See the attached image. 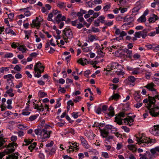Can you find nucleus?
Returning <instances> with one entry per match:
<instances>
[{
	"mask_svg": "<svg viewBox=\"0 0 159 159\" xmlns=\"http://www.w3.org/2000/svg\"><path fill=\"white\" fill-rule=\"evenodd\" d=\"M124 53H126L127 54L125 55L126 57L131 58L132 51L129 50L127 48H125L123 50Z\"/></svg>",
	"mask_w": 159,
	"mask_h": 159,
	"instance_id": "14",
	"label": "nucleus"
},
{
	"mask_svg": "<svg viewBox=\"0 0 159 159\" xmlns=\"http://www.w3.org/2000/svg\"><path fill=\"white\" fill-rule=\"evenodd\" d=\"M126 35V33L124 31H122L121 32H120V39H121L122 38L123 36H124Z\"/></svg>",
	"mask_w": 159,
	"mask_h": 159,
	"instance_id": "43",
	"label": "nucleus"
},
{
	"mask_svg": "<svg viewBox=\"0 0 159 159\" xmlns=\"http://www.w3.org/2000/svg\"><path fill=\"white\" fill-rule=\"evenodd\" d=\"M103 138H105L106 139V140L109 141L110 139H112L113 138V136H104Z\"/></svg>",
	"mask_w": 159,
	"mask_h": 159,
	"instance_id": "47",
	"label": "nucleus"
},
{
	"mask_svg": "<svg viewBox=\"0 0 159 159\" xmlns=\"http://www.w3.org/2000/svg\"><path fill=\"white\" fill-rule=\"evenodd\" d=\"M146 20V17L142 15L137 20L139 22H141L142 23H143L145 22Z\"/></svg>",
	"mask_w": 159,
	"mask_h": 159,
	"instance_id": "26",
	"label": "nucleus"
},
{
	"mask_svg": "<svg viewBox=\"0 0 159 159\" xmlns=\"http://www.w3.org/2000/svg\"><path fill=\"white\" fill-rule=\"evenodd\" d=\"M100 21H98L97 20H95L94 22V25L96 27L98 26H99V23Z\"/></svg>",
	"mask_w": 159,
	"mask_h": 159,
	"instance_id": "53",
	"label": "nucleus"
},
{
	"mask_svg": "<svg viewBox=\"0 0 159 159\" xmlns=\"http://www.w3.org/2000/svg\"><path fill=\"white\" fill-rule=\"evenodd\" d=\"M47 94L43 92H40L39 93V95L40 98H43Z\"/></svg>",
	"mask_w": 159,
	"mask_h": 159,
	"instance_id": "38",
	"label": "nucleus"
},
{
	"mask_svg": "<svg viewBox=\"0 0 159 159\" xmlns=\"http://www.w3.org/2000/svg\"><path fill=\"white\" fill-rule=\"evenodd\" d=\"M42 64L40 62L36 63L34 66V70L35 72H39V73H41L44 71V67L41 66Z\"/></svg>",
	"mask_w": 159,
	"mask_h": 159,
	"instance_id": "6",
	"label": "nucleus"
},
{
	"mask_svg": "<svg viewBox=\"0 0 159 159\" xmlns=\"http://www.w3.org/2000/svg\"><path fill=\"white\" fill-rule=\"evenodd\" d=\"M113 24V21H110L108 22H106L105 23V25H106L109 26H111Z\"/></svg>",
	"mask_w": 159,
	"mask_h": 159,
	"instance_id": "59",
	"label": "nucleus"
},
{
	"mask_svg": "<svg viewBox=\"0 0 159 159\" xmlns=\"http://www.w3.org/2000/svg\"><path fill=\"white\" fill-rule=\"evenodd\" d=\"M90 73V71L89 70H87L84 72V75L85 77H88Z\"/></svg>",
	"mask_w": 159,
	"mask_h": 159,
	"instance_id": "63",
	"label": "nucleus"
},
{
	"mask_svg": "<svg viewBox=\"0 0 159 159\" xmlns=\"http://www.w3.org/2000/svg\"><path fill=\"white\" fill-rule=\"evenodd\" d=\"M17 139V137L16 136H12L11 137V140L13 142L9 143L7 146V148L5 150V152L7 154H9L13 152L15 150V148L17 146V144L15 143V141Z\"/></svg>",
	"mask_w": 159,
	"mask_h": 159,
	"instance_id": "2",
	"label": "nucleus"
},
{
	"mask_svg": "<svg viewBox=\"0 0 159 159\" xmlns=\"http://www.w3.org/2000/svg\"><path fill=\"white\" fill-rule=\"evenodd\" d=\"M83 51L84 52H88L90 51V49L88 47L84 48L83 46L82 47Z\"/></svg>",
	"mask_w": 159,
	"mask_h": 159,
	"instance_id": "45",
	"label": "nucleus"
},
{
	"mask_svg": "<svg viewBox=\"0 0 159 159\" xmlns=\"http://www.w3.org/2000/svg\"><path fill=\"white\" fill-rule=\"evenodd\" d=\"M92 31H93L94 32H99V30L98 28L93 27L92 28Z\"/></svg>",
	"mask_w": 159,
	"mask_h": 159,
	"instance_id": "57",
	"label": "nucleus"
},
{
	"mask_svg": "<svg viewBox=\"0 0 159 159\" xmlns=\"http://www.w3.org/2000/svg\"><path fill=\"white\" fill-rule=\"evenodd\" d=\"M123 146L122 143H118L117 144L116 149L117 150L120 149Z\"/></svg>",
	"mask_w": 159,
	"mask_h": 159,
	"instance_id": "50",
	"label": "nucleus"
},
{
	"mask_svg": "<svg viewBox=\"0 0 159 159\" xmlns=\"http://www.w3.org/2000/svg\"><path fill=\"white\" fill-rule=\"evenodd\" d=\"M102 156L106 158H107L109 157L108 154V153L107 152H103L102 154Z\"/></svg>",
	"mask_w": 159,
	"mask_h": 159,
	"instance_id": "62",
	"label": "nucleus"
},
{
	"mask_svg": "<svg viewBox=\"0 0 159 159\" xmlns=\"http://www.w3.org/2000/svg\"><path fill=\"white\" fill-rule=\"evenodd\" d=\"M40 21L38 20V18L37 17L35 20H33L32 23L31 24L32 27H36L37 29H38L40 26Z\"/></svg>",
	"mask_w": 159,
	"mask_h": 159,
	"instance_id": "10",
	"label": "nucleus"
},
{
	"mask_svg": "<svg viewBox=\"0 0 159 159\" xmlns=\"http://www.w3.org/2000/svg\"><path fill=\"white\" fill-rule=\"evenodd\" d=\"M58 12V11L57 10L53 11L52 12L50 13L48 15L47 20L48 21H52L54 23H55V21L54 20H53L52 17L54 16H56Z\"/></svg>",
	"mask_w": 159,
	"mask_h": 159,
	"instance_id": "9",
	"label": "nucleus"
},
{
	"mask_svg": "<svg viewBox=\"0 0 159 159\" xmlns=\"http://www.w3.org/2000/svg\"><path fill=\"white\" fill-rule=\"evenodd\" d=\"M91 134V132L88 131H86L84 133L85 135L88 137H89L90 136V134Z\"/></svg>",
	"mask_w": 159,
	"mask_h": 159,
	"instance_id": "55",
	"label": "nucleus"
},
{
	"mask_svg": "<svg viewBox=\"0 0 159 159\" xmlns=\"http://www.w3.org/2000/svg\"><path fill=\"white\" fill-rule=\"evenodd\" d=\"M33 140V139H32L31 141H30V140H28L27 139H25L24 140V141L25 142L26 144L25 145H28L30 144L31 142H32Z\"/></svg>",
	"mask_w": 159,
	"mask_h": 159,
	"instance_id": "48",
	"label": "nucleus"
},
{
	"mask_svg": "<svg viewBox=\"0 0 159 159\" xmlns=\"http://www.w3.org/2000/svg\"><path fill=\"white\" fill-rule=\"evenodd\" d=\"M22 76L20 73L16 74L15 76V78L17 79H20L22 78Z\"/></svg>",
	"mask_w": 159,
	"mask_h": 159,
	"instance_id": "52",
	"label": "nucleus"
},
{
	"mask_svg": "<svg viewBox=\"0 0 159 159\" xmlns=\"http://www.w3.org/2000/svg\"><path fill=\"white\" fill-rule=\"evenodd\" d=\"M9 70L8 67H2L0 68V72L2 73L4 71H8Z\"/></svg>",
	"mask_w": 159,
	"mask_h": 159,
	"instance_id": "39",
	"label": "nucleus"
},
{
	"mask_svg": "<svg viewBox=\"0 0 159 159\" xmlns=\"http://www.w3.org/2000/svg\"><path fill=\"white\" fill-rule=\"evenodd\" d=\"M97 36L96 35H90L89 37V40L90 42L93 41L94 39H96Z\"/></svg>",
	"mask_w": 159,
	"mask_h": 159,
	"instance_id": "33",
	"label": "nucleus"
},
{
	"mask_svg": "<svg viewBox=\"0 0 159 159\" xmlns=\"http://www.w3.org/2000/svg\"><path fill=\"white\" fill-rule=\"evenodd\" d=\"M57 6L60 8H64L66 7V6L64 2H60L58 4Z\"/></svg>",
	"mask_w": 159,
	"mask_h": 159,
	"instance_id": "31",
	"label": "nucleus"
},
{
	"mask_svg": "<svg viewBox=\"0 0 159 159\" xmlns=\"http://www.w3.org/2000/svg\"><path fill=\"white\" fill-rule=\"evenodd\" d=\"M17 48L19 50L22 52V53H24L25 52V51L27 50V49L25 48V47L23 45H20L19 47L18 48Z\"/></svg>",
	"mask_w": 159,
	"mask_h": 159,
	"instance_id": "21",
	"label": "nucleus"
},
{
	"mask_svg": "<svg viewBox=\"0 0 159 159\" xmlns=\"http://www.w3.org/2000/svg\"><path fill=\"white\" fill-rule=\"evenodd\" d=\"M120 95L117 93H114V94L109 98V100L115 99L116 100L119 98Z\"/></svg>",
	"mask_w": 159,
	"mask_h": 159,
	"instance_id": "24",
	"label": "nucleus"
},
{
	"mask_svg": "<svg viewBox=\"0 0 159 159\" xmlns=\"http://www.w3.org/2000/svg\"><path fill=\"white\" fill-rule=\"evenodd\" d=\"M87 60V59H85L84 60H83V59L81 58L80 59L77 61V62L81 64V65L83 66H84L85 64L86 61Z\"/></svg>",
	"mask_w": 159,
	"mask_h": 159,
	"instance_id": "25",
	"label": "nucleus"
},
{
	"mask_svg": "<svg viewBox=\"0 0 159 159\" xmlns=\"http://www.w3.org/2000/svg\"><path fill=\"white\" fill-rule=\"evenodd\" d=\"M122 128L126 132H128L129 131V128L127 127L126 126H122Z\"/></svg>",
	"mask_w": 159,
	"mask_h": 159,
	"instance_id": "58",
	"label": "nucleus"
},
{
	"mask_svg": "<svg viewBox=\"0 0 159 159\" xmlns=\"http://www.w3.org/2000/svg\"><path fill=\"white\" fill-rule=\"evenodd\" d=\"M114 109L112 107L110 106L109 107L108 111L109 112L108 113V115L109 116H113L115 114Z\"/></svg>",
	"mask_w": 159,
	"mask_h": 159,
	"instance_id": "17",
	"label": "nucleus"
},
{
	"mask_svg": "<svg viewBox=\"0 0 159 159\" xmlns=\"http://www.w3.org/2000/svg\"><path fill=\"white\" fill-rule=\"evenodd\" d=\"M139 9V7H135L133 9L132 12L134 13L138 12Z\"/></svg>",
	"mask_w": 159,
	"mask_h": 159,
	"instance_id": "56",
	"label": "nucleus"
},
{
	"mask_svg": "<svg viewBox=\"0 0 159 159\" xmlns=\"http://www.w3.org/2000/svg\"><path fill=\"white\" fill-rule=\"evenodd\" d=\"M3 78L4 79H6L8 82H9L10 81H11V80H12V79H14V76L11 74L4 75L3 76Z\"/></svg>",
	"mask_w": 159,
	"mask_h": 159,
	"instance_id": "15",
	"label": "nucleus"
},
{
	"mask_svg": "<svg viewBox=\"0 0 159 159\" xmlns=\"http://www.w3.org/2000/svg\"><path fill=\"white\" fill-rule=\"evenodd\" d=\"M58 91H60L62 93H65L66 92V90L64 88H61V87H59Z\"/></svg>",
	"mask_w": 159,
	"mask_h": 159,
	"instance_id": "46",
	"label": "nucleus"
},
{
	"mask_svg": "<svg viewBox=\"0 0 159 159\" xmlns=\"http://www.w3.org/2000/svg\"><path fill=\"white\" fill-rule=\"evenodd\" d=\"M13 56V54L11 53H8L5 55V57L9 58L12 57Z\"/></svg>",
	"mask_w": 159,
	"mask_h": 159,
	"instance_id": "41",
	"label": "nucleus"
},
{
	"mask_svg": "<svg viewBox=\"0 0 159 159\" xmlns=\"http://www.w3.org/2000/svg\"><path fill=\"white\" fill-rule=\"evenodd\" d=\"M124 120H125V123H127V125H129V126L132 124H130L129 123H132L134 121L133 119L131 118H126L124 119Z\"/></svg>",
	"mask_w": 159,
	"mask_h": 159,
	"instance_id": "18",
	"label": "nucleus"
},
{
	"mask_svg": "<svg viewBox=\"0 0 159 159\" xmlns=\"http://www.w3.org/2000/svg\"><path fill=\"white\" fill-rule=\"evenodd\" d=\"M125 113L123 112H121L119 113L115 117L114 121L120 125H122V120L123 119H122L121 117L125 116Z\"/></svg>",
	"mask_w": 159,
	"mask_h": 159,
	"instance_id": "5",
	"label": "nucleus"
},
{
	"mask_svg": "<svg viewBox=\"0 0 159 159\" xmlns=\"http://www.w3.org/2000/svg\"><path fill=\"white\" fill-rule=\"evenodd\" d=\"M95 45L96 46V48L98 50L100 48H101V49H103L104 48L103 47L102 45H99L98 43H95Z\"/></svg>",
	"mask_w": 159,
	"mask_h": 159,
	"instance_id": "40",
	"label": "nucleus"
},
{
	"mask_svg": "<svg viewBox=\"0 0 159 159\" xmlns=\"http://www.w3.org/2000/svg\"><path fill=\"white\" fill-rule=\"evenodd\" d=\"M78 114V112L76 113L74 112L72 113L71 115L74 118L76 119L79 116Z\"/></svg>",
	"mask_w": 159,
	"mask_h": 159,
	"instance_id": "44",
	"label": "nucleus"
},
{
	"mask_svg": "<svg viewBox=\"0 0 159 159\" xmlns=\"http://www.w3.org/2000/svg\"><path fill=\"white\" fill-rule=\"evenodd\" d=\"M159 19L158 16L156 15H153L152 17H150L149 19V23H153L154 22L157 20Z\"/></svg>",
	"mask_w": 159,
	"mask_h": 159,
	"instance_id": "16",
	"label": "nucleus"
},
{
	"mask_svg": "<svg viewBox=\"0 0 159 159\" xmlns=\"http://www.w3.org/2000/svg\"><path fill=\"white\" fill-rule=\"evenodd\" d=\"M101 135L103 138L104 136H107L108 135V134H109V132L105 130H101Z\"/></svg>",
	"mask_w": 159,
	"mask_h": 159,
	"instance_id": "28",
	"label": "nucleus"
},
{
	"mask_svg": "<svg viewBox=\"0 0 159 159\" xmlns=\"http://www.w3.org/2000/svg\"><path fill=\"white\" fill-rule=\"evenodd\" d=\"M134 99L138 102H139L141 100L140 95L137 93L134 94Z\"/></svg>",
	"mask_w": 159,
	"mask_h": 159,
	"instance_id": "20",
	"label": "nucleus"
},
{
	"mask_svg": "<svg viewBox=\"0 0 159 159\" xmlns=\"http://www.w3.org/2000/svg\"><path fill=\"white\" fill-rule=\"evenodd\" d=\"M14 70H16L17 71H19L21 70V68L18 65H16L14 68Z\"/></svg>",
	"mask_w": 159,
	"mask_h": 159,
	"instance_id": "49",
	"label": "nucleus"
},
{
	"mask_svg": "<svg viewBox=\"0 0 159 159\" xmlns=\"http://www.w3.org/2000/svg\"><path fill=\"white\" fill-rule=\"evenodd\" d=\"M142 104L143 103H142L138 102L134 105V107L137 108H139L140 107H141L142 105Z\"/></svg>",
	"mask_w": 159,
	"mask_h": 159,
	"instance_id": "51",
	"label": "nucleus"
},
{
	"mask_svg": "<svg viewBox=\"0 0 159 159\" xmlns=\"http://www.w3.org/2000/svg\"><path fill=\"white\" fill-rule=\"evenodd\" d=\"M128 80L132 83H134L136 80V78L133 76H129L128 78Z\"/></svg>",
	"mask_w": 159,
	"mask_h": 159,
	"instance_id": "30",
	"label": "nucleus"
},
{
	"mask_svg": "<svg viewBox=\"0 0 159 159\" xmlns=\"http://www.w3.org/2000/svg\"><path fill=\"white\" fill-rule=\"evenodd\" d=\"M80 139L82 145L85 148L88 149L89 148V145L88 144L87 141L85 140L84 138L82 136H80Z\"/></svg>",
	"mask_w": 159,
	"mask_h": 159,
	"instance_id": "13",
	"label": "nucleus"
},
{
	"mask_svg": "<svg viewBox=\"0 0 159 159\" xmlns=\"http://www.w3.org/2000/svg\"><path fill=\"white\" fill-rule=\"evenodd\" d=\"M136 140L139 144H141L143 146L144 145L147 146L148 144H151L152 142V139L144 136H137L136 137Z\"/></svg>",
	"mask_w": 159,
	"mask_h": 159,
	"instance_id": "3",
	"label": "nucleus"
},
{
	"mask_svg": "<svg viewBox=\"0 0 159 159\" xmlns=\"http://www.w3.org/2000/svg\"><path fill=\"white\" fill-rule=\"evenodd\" d=\"M93 2L96 4H99L102 3V0H94Z\"/></svg>",
	"mask_w": 159,
	"mask_h": 159,
	"instance_id": "54",
	"label": "nucleus"
},
{
	"mask_svg": "<svg viewBox=\"0 0 159 159\" xmlns=\"http://www.w3.org/2000/svg\"><path fill=\"white\" fill-rule=\"evenodd\" d=\"M82 99V97L80 96H78L75 97V99L73 100V101L75 103H77Z\"/></svg>",
	"mask_w": 159,
	"mask_h": 159,
	"instance_id": "37",
	"label": "nucleus"
},
{
	"mask_svg": "<svg viewBox=\"0 0 159 159\" xmlns=\"http://www.w3.org/2000/svg\"><path fill=\"white\" fill-rule=\"evenodd\" d=\"M156 85L153 83L152 82L148 84L146 86L144 87L146 88L149 90L151 91H155L157 93H158L157 92V89H156Z\"/></svg>",
	"mask_w": 159,
	"mask_h": 159,
	"instance_id": "7",
	"label": "nucleus"
},
{
	"mask_svg": "<svg viewBox=\"0 0 159 159\" xmlns=\"http://www.w3.org/2000/svg\"><path fill=\"white\" fill-rule=\"evenodd\" d=\"M149 103L147 106V108L149 110V112L152 117H159V103L157 106L154 105L152 108L151 107L152 104H154L156 102V99L159 100V94L156 95L153 97L149 96Z\"/></svg>",
	"mask_w": 159,
	"mask_h": 159,
	"instance_id": "1",
	"label": "nucleus"
},
{
	"mask_svg": "<svg viewBox=\"0 0 159 159\" xmlns=\"http://www.w3.org/2000/svg\"><path fill=\"white\" fill-rule=\"evenodd\" d=\"M14 15L13 14L10 13L8 15V18L10 20H12L13 19Z\"/></svg>",
	"mask_w": 159,
	"mask_h": 159,
	"instance_id": "61",
	"label": "nucleus"
},
{
	"mask_svg": "<svg viewBox=\"0 0 159 159\" xmlns=\"http://www.w3.org/2000/svg\"><path fill=\"white\" fill-rule=\"evenodd\" d=\"M128 148L133 152L136 151L137 148L134 145H129L128 146Z\"/></svg>",
	"mask_w": 159,
	"mask_h": 159,
	"instance_id": "19",
	"label": "nucleus"
},
{
	"mask_svg": "<svg viewBox=\"0 0 159 159\" xmlns=\"http://www.w3.org/2000/svg\"><path fill=\"white\" fill-rule=\"evenodd\" d=\"M66 17L65 16H63L62 17V15L61 14H58L54 18V20L55 23H59L61 21H65Z\"/></svg>",
	"mask_w": 159,
	"mask_h": 159,
	"instance_id": "8",
	"label": "nucleus"
},
{
	"mask_svg": "<svg viewBox=\"0 0 159 159\" xmlns=\"http://www.w3.org/2000/svg\"><path fill=\"white\" fill-rule=\"evenodd\" d=\"M140 55L138 53L135 54L133 56V57L134 59H139L140 58Z\"/></svg>",
	"mask_w": 159,
	"mask_h": 159,
	"instance_id": "60",
	"label": "nucleus"
},
{
	"mask_svg": "<svg viewBox=\"0 0 159 159\" xmlns=\"http://www.w3.org/2000/svg\"><path fill=\"white\" fill-rule=\"evenodd\" d=\"M105 17L104 16H101L98 17L97 20L99 21H100V23H104L105 22Z\"/></svg>",
	"mask_w": 159,
	"mask_h": 159,
	"instance_id": "23",
	"label": "nucleus"
},
{
	"mask_svg": "<svg viewBox=\"0 0 159 159\" xmlns=\"http://www.w3.org/2000/svg\"><path fill=\"white\" fill-rule=\"evenodd\" d=\"M103 49H101L100 48L97 51V54L100 55L101 57H103L105 56V52H104L103 51Z\"/></svg>",
	"mask_w": 159,
	"mask_h": 159,
	"instance_id": "22",
	"label": "nucleus"
},
{
	"mask_svg": "<svg viewBox=\"0 0 159 159\" xmlns=\"http://www.w3.org/2000/svg\"><path fill=\"white\" fill-rule=\"evenodd\" d=\"M36 144V143L34 142L28 147V148L30 150V152H32V151L33 149L35 148Z\"/></svg>",
	"mask_w": 159,
	"mask_h": 159,
	"instance_id": "27",
	"label": "nucleus"
},
{
	"mask_svg": "<svg viewBox=\"0 0 159 159\" xmlns=\"http://www.w3.org/2000/svg\"><path fill=\"white\" fill-rule=\"evenodd\" d=\"M51 131H48L46 129H42V135L43 136L42 138L45 139L49 138L50 137V134L51 133Z\"/></svg>",
	"mask_w": 159,
	"mask_h": 159,
	"instance_id": "11",
	"label": "nucleus"
},
{
	"mask_svg": "<svg viewBox=\"0 0 159 159\" xmlns=\"http://www.w3.org/2000/svg\"><path fill=\"white\" fill-rule=\"evenodd\" d=\"M111 8V4L109 3L106 6L103 7V9L105 11H107L109 9Z\"/></svg>",
	"mask_w": 159,
	"mask_h": 159,
	"instance_id": "35",
	"label": "nucleus"
},
{
	"mask_svg": "<svg viewBox=\"0 0 159 159\" xmlns=\"http://www.w3.org/2000/svg\"><path fill=\"white\" fill-rule=\"evenodd\" d=\"M140 32L141 36L144 39L147 35V32L145 30H143Z\"/></svg>",
	"mask_w": 159,
	"mask_h": 159,
	"instance_id": "32",
	"label": "nucleus"
},
{
	"mask_svg": "<svg viewBox=\"0 0 159 159\" xmlns=\"http://www.w3.org/2000/svg\"><path fill=\"white\" fill-rule=\"evenodd\" d=\"M134 36L136 37L137 38H140L141 36V34L140 31L136 32L134 34Z\"/></svg>",
	"mask_w": 159,
	"mask_h": 159,
	"instance_id": "42",
	"label": "nucleus"
},
{
	"mask_svg": "<svg viewBox=\"0 0 159 159\" xmlns=\"http://www.w3.org/2000/svg\"><path fill=\"white\" fill-rule=\"evenodd\" d=\"M73 36L72 32L70 29L65 28L62 32V37L65 40H66L65 42L66 43L68 42L67 40L72 38Z\"/></svg>",
	"mask_w": 159,
	"mask_h": 159,
	"instance_id": "4",
	"label": "nucleus"
},
{
	"mask_svg": "<svg viewBox=\"0 0 159 159\" xmlns=\"http://www.w3.org/2000/svg\"><path fill=\"white\" fill-rule=\"evenodd\" d=\"M18 128L20 129H24L26 128L28 129V127L27 126H24L23 125L19 124L17 126Z\"/></svg>",
	"mask_w": 159,
	"mask_h": 159,
	"instance_id": "34",
	"label": "nucleus"
},
{
	"mask_svg": "<svg viewBox=\"0 0 159 159\" xmlns=\"http://www.w3.org/2000/svg\"><path fill=\"white\" fill-rule=\"evenodd\" d=\"M19 45V44L18 43L13 42L12 43L11 46L12 48H18Z\"/></svg>",
	"mask_w": 159,
	"mask_h": 159,
	"instance_id": "36",
	"label": "nucleus"
},
{
	"mask_svg": "<svg viewBox=\"0 0 159 159\" xmlns=\"http://www.w3.org/2000/svg\"><path fill=\"white\" fill-rule=\"evenodd\" d=\"M154 134L155 135L159 136V131L157 130V129H155V130H154Z\"/></svg>",
	"mask_w": 159,
	"mask_h": 159,
	"instance_id": "64",
	"label": "nucleus"
},
{
	"mask_svg": "<svg viewBox=\"0 0 159 159\" xmlns=\"http://www.w3.org/2000/svg\"><path fill=\"white\" fill-rule=\"evenodd\" d=\"M34 132L37 135H42V129L41 130L39 129H37L35 130Z\"/></svg>",
	"mask_w": 159,
	"mask_h": 159,
	"instance_id": "29",
	"label": "nucleus"
},
{
	"mask_svg": "<svg viewBox=\"0 0 159 159\" xmlns=\"http://www.w3.org/2000/svg\"><path fill=\"white\" fill-rule=\"evenodd\" d=\"M1 131H0V149L3 148L5 147L4 146H3V145L6 141V140H5V139H4V136L3 135V134H1Z\"/></svg>",
	"mask_w": 159,
	"mask_h": 159,
	"instance_id": "12",
	"label": "nucleus"
}]
</instances>
